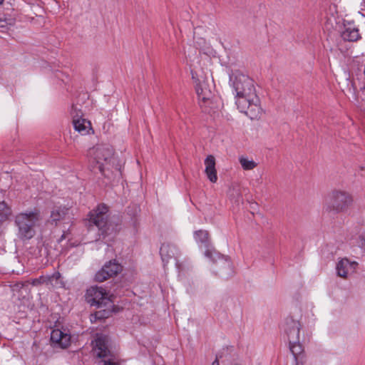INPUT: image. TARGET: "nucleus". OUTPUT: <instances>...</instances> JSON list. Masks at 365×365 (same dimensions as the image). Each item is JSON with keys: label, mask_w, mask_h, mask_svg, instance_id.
<instances>
[{"label": "nucleus", "mask_w": 365, "mask_h": 365, "mask_svg": "<svg viewBox=\"0 0 365 365\" xmlns=\"http://www.w3.org/2000/svg\"><path fill=\"white\" fill-rule=\"evenodd\" d=\"M352 202V197L349 192L335 190L326 197L323 209L327 212H340L349 207Z\"/></svg>", "instance_id": "obj_6"}, {"label": "nucleus", "mask_w": 365, "mask_h": 365, "mask_svg": "<svg viewBox=\"0 0 365 365\" xmlns=\"http://www.w3.org/2000/svg\"><path fill=\"white\" fill-rule=\"evenodd\" d=\"M89 155L93 169L97 168L105 177L109 178L106 171L110 169L113 148L108 145H97L89 151Z\"/></svg>", "instance_id": "obj_5"}, {"label": "nucleus", "mask_w": 365, "mask_h": 365, "mask_svg": "<svg viewBox=\"0 0 365 365\" xmlns=\"http://www.w3.org/2000/svg\"><path fill=\"white\" fill-rule=\"evenodd\" d=\"M86 299L91 306L101 307L110 303V296L102 287L93 286L87 289Z\"/></svg>", "instance_id": "obj_8"}, {"label": "nucleus", "mask_w": 365, "mask_h": 365, "mask_svg": "<svg viewBox=\"0 0 365 365\" xmlns=\"http://www.w3.org/2000/svg\"><path fill=\"white\" fill-rule=\"evenodd\" d=\"M194 239L200 247L205 248V256L212 261H216L219 267V274L222 277H228L232 273V265L230 259L220 256L210 245L209 233L207 230H199L194 232Z\"/></svg>", "instance_id": "obj_2"}, {"label": "nucleus", "mask_w": 365, "mask_h": 365, "mask_svg": "<svg viewBox=\"0 0 365 365\" xmlns=\"http://www.w3.org/2000/svg\"><path fill=\"white\" fill-rule=\"evenodd\" d=\"M196 93L199 101H202L205 103H208L212 98V92L208 88L207 83L204 81L197 84Z\"/></svg>", "instance_id": "obj_15"}, {"label": "nucleus", "mask_w": 365, "mask_h": 365, "mask_svg": "<svg viewBox=\"0 0 365 365\" xmlns=\"http://www.w3.org/2000/svg\"><path fill=\"white\" fill-rule=\"evenodd\" d=\"M359 263L356 261L350 260L346 257L339 259L336 264V272L337 276L347 279L356 272Z\"/></svg>", "instance_id": "obj_10"}, {"label": "nucleus", "mask_w": 365, "mask_h": 365, "mask_svg": "<svg viewBox=\"0 0 365 365\" xmlns=\"http://www.w3.org/2000/svg\"><path fill=\"white\" fill-rule=\"evenodd\" d=\"M300 327L299 322L292 317L286 318L282 326L289 343L290 351L293 354L302 351V346L299 344Z\"/></svg>", "instance_id": "obj_7"}, {"label": "nucleus", "mask_w": 365, "mask_h": 365, "mask_svg": "<svg viewBox=\"0 0 365 365\" xmlns=\"http://www.w3.org/2000/svg\"><path fill=\"white\" fill-rule=\"evenodd\" d=\"M344 40L348 41H356L361 38L359 29L351 22L344 24V29L341 33Z\"/></svg>", "instance_id": "obj_13"}, {"label": "nucleus", "mask_w": 365, "mask_h": 365, "mask_svg": "<svg viewBox=\"0 0 365 365\" xmlns=\"http://www.w3.org/2000/svg\"><path fill=\"white\" fill-rule=\"evenodd\" d=\"M205 172L207 178L212 182H216L217 180V170L215 169V158L213 155H208L205 160Z\"/></svg>", "instance_id": "obj_14"}, {"label": "nucleus", "mask_w": 365, "mask_h": 365, "mask_svg": "<svg viewBox=\"0 0 365 365\" xmlns=\"http://www.w3.org/2000/svg\"><path fill=\"white\" fill-rule=\"evenodd\" d=\"M108 339L106 336L97 334L93 341V351L99 358H110V351L108 348Z\"/></svg>", "instance_id": "obj_11"}, {"label": "nucleus", "mask_w": 365, "mask_h": 365, "mask_svg": "<svg viewBox=\"0 0 365 365\" xmlns=\"http://www.w3.org/2000/svg\"><path fill=\"white\" fill-rule=\"evenodd\" d=\"M73 124L76 130L81 135H86L91 129V123L85 118L73 116Z\"/></svg>", "instance_id": "obj_17"}, {"label": "nucleus", "mask_w": 365, "mask_h": 365, "mask_svg": "<svg viewBox=\"0 0 365 365\" xmlns=\"http://www.w3.org/2000/svg\"><path fill=\"white\" fill-rule=\"evenodd\" d=\"M4 0H0V5H1L4 3Z\"/></svg>", "instance_id": "obj_28"}, {"label": "nucleus", "mask_w": 365, "mask_h": 365, "mask_svg": "<svg viewBox=\"0 0 365 365\" xmlns=\"http://www.w3.org/2000/svg\"><path fill=\"white\" fill-rule=\"evenodd\" d=\"M300 353L298 352L297 354H293L295 358L296 365H303V356L300 355Z\"/></svg>", "instance_id": "obj_23"}, {"label": "nucleus", "mask_w": 365, "mask_h": 365, "mask_svg": "<svg viewBox=\"0 0 365 365\" xmlns=\"http://www.w3.org/2000/svg\"><path fill=\"white\" fill-rule=\"evenodd\" d=\"M360 246L365 248V233L360 235Z\"/></svg>", "instance_id": "obj_25"}, {"label": "nucleus", "mask_w": 365, "mask_h": 365, "mask_svg": "<svg viewBox=\"0 0 365 365\" xmlns=\"http://www.w3.org/2000/svg\"><path fill=\"white\" fill-rule=\"evenodd\" d=\"M178 250L175 245L168 243L163 244L160 250V253L163 262H168L170 259L175 257L178 254Z\"/></svg>", "instance_id": "obj_16"}, {"label": "nucleus", "mask_w": 365, "mask_h": 365, "mask_svg": "<svg viewBox=\"0 0 365 365\" xmlns=\"http://www.w3.org/2000/svg\"><path fill=\"white\" fill-rule=\"evenodd\" d=\"M11 215V207L4 201L0 202V221L6 220Z\"/></svg>", "instance_id": "obj_21"}, {"label": "nucleus", "mask_w": 365, "mask_h": 365, "mask_svg": "<svg viewBox=\"0 0 365 365\" xmlns=\"http://www.w3.org/2000/svg\"><path fill=\"white\" fill-rule=\"evenodd\" d=\"M71 335L61 329H53L51 333V341L53 346L67 348L71 344Z\"/></svg>", "instance_id": "obj_12"}, {"label": "nucleus", "mask_w": 365, "mask_h": 365, "mask_svg": "<svg viewBox=\"0 0 365 365\" xmlns=\"http://www.w3.org/2000/svg\"><path fill=\"white\" fill-rule=\"evenodd\" d=\"M230 81L236 93L235 103L240 111L251 119L259 118L262 113V109L254 81L243 73L231 76Z\"/></svg>", "instance_id": "obj_1"}, {"label": "nucleus", "mask_w": 365, "mask_h": 365, "mask_svg": "<svg viewBox=\"0 0 365 365\" xmlns=\"http://www.w3.org/2000/svg\"><path fill=\"white\" fill-rule=\"evenodd\" d=\"M68 232H64V233L61 235V238H60V240H59V242H61L63 240L66 239V238L68 237Z\"/></svg>", "instance_id": "obj_26"}, {"label": "nucleus", "mask_w": 365, "mask_h": 365, "mask_svg": "<svg viewBox=\"0 0 365 365\" xmlns=\"http://www.w3.org/2000/svg\"><path fill=\"white\" fill-rule=\"evenodd\" d=\"M68 208L66 207L65 206H56L51 211V219L53 222L56 223L58 221L64 220L66 217L68 215Z\"/></svg>", "instance_id": "obj_19"}, {"label": "nucleus", "mask_w": 365, "mask_h": 365, "mask_svg": "<svg viewBox=\"0 0 365 365\" xmlns=\"http://www.w3.org/2000/svg\"><path fill=\"white\" fill-rule=\"evenodd\" d=\"M212 365H220L219 364V361H218V359L217 357L216 358V359L212 362Z\"/></svg>", "instance_id": "obj_27"}, {"label": "nucleus", "mask_w": 365, "mask_h": 365, "mask_svg": "<svg viewBox=\"0 0 365 365\" xmlns=\"http://www.w3.org/2000/svg\"><path fill=\"white\" fill-rule=\"evenodd\" d=\"M239 162L245 170H251L257 166V163L255 160L245 155L239 157Z\"/></svg>", "instance_id": "obj_20"}, {"label": "nucleus", "mask_w": 365, "mask_h": 365, "mask_svg": "<svg viewBox=\"0 0 365 365\" xmlns=\"http://www.w3.org/2000/svg\"><path fill=\"white\" fill-rule=\"evenodd\" d=\"M60 277V274L58 272L54 273L52 275H48V276H41L38 278L33 279L31 281V284L33 286H38L40 284H46L48 287L53 285V280L56 279L58 280Z\"/></svg>", "instance_id": "obj_18"}, {"label": "nucleus", "mask_w": 365, "mask_h": 365, "mask_svg": "<svg viewBox=\"0 0 365 365\" xmlns=\"http://www.w3.org/2000/svg\"><path fill=\"white\" fill-rule=\"evenodd\" d=\"M122 271V267L115 260H110L106 263L103 267L97 272L95 279L97 282H103L109 278L116 276Z\"/></svg>", "instance_id": "obj_9"}, {"label": "nucleus", "mask_w": 365, "mask_h": 365, "mask_svg": "<svg viewBox=\"0 0 365 365\" xmlns=\"http://www.w3.org/2000/svg\"><path fill=\"white\" fill-rule=\"evenodd\" d=\"M108 212V207L104 204H101L88 215L90 223L98 228L99 235L103 240L110 236L113 238L118 231L116 225L109 222Z\"/></svg>", "instance_id": "obj_3"}, {"label": "nucleus", "mask_w": 365, "mask_h": 365, "mask_svg": "<svg viewBox=\"0 0 365 365\" xmlns=\"http://www.w3.org/2000/svg\"><path fill=\"white\" fill-rule=\"evenodd\" d=\"M106 314H107V312H106L105 311H103V312H102L101 311L96 312L95 314V318L101 319V318H104V317H108Z\"/></svg>", "instance_id": "obj_24"}, {"label": "nucleus", "mask_w": 365, "mask_h": 365, "mask_svg": "<svg viewBox=\"0 0 365 365\" xmlns=\"http://www.w3.org/2000/svg\"><path fill=\"white\" fill-rule=\"evenodd\" d=\"M40 220V212L36 209L16 215L15 224L19 229V238L23 240L31 239L35 235L34 227Z\"/></svg>", "instance_id": "obj_4"}, {"label": "nucleus", "mask_w": 365, "mask_h": 365, "mask_svg": "<svg viewBox=\"0 0 365 365\" xmlns=\"http://www.w3.org/2000/svg\"><path fill=\"white\" fill-rule=\"evenodd\" d=\"M103 365H120V363L115 358H108L103 360Z\"/></svg>", "instance_id": "obj_22"}]
</instances>
